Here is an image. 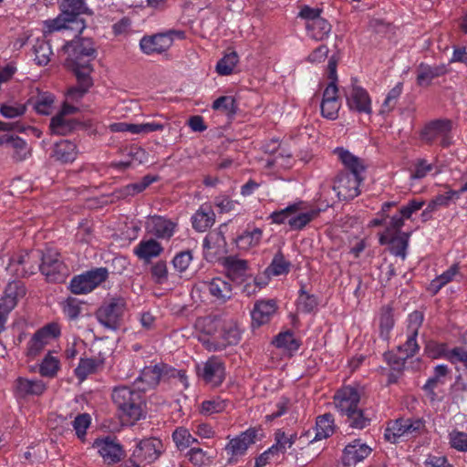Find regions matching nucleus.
Returning <instances> with one entry per match:
<instances>
[{"instance_id":"48","label":"nucleus","mask_w":467,"mask_h":467,"mask_svg":"<svg viewBox=\"0 0 467 467\" xmlns=\"http://www.w3.org/2000/svg\"><path fill=\"white\" fill-rule=\"evenodd\" d=\"M263 231L260 228H254L246 231L237 238V245L240 249L248 250L257 246L262 239Z\"/></svg>"},{"instance_id":"17","label":"nucleus","mask_w":467,"mask_h":467,"mask_svg":"<svg viewBox=\"0 0 467 467\" xmlns=\"http://www.w3.org/2000/svg\"><path fill=\"white\" fill-rule=\"evenodd\" d=\"M372 452V448L361 439H355L343 450L342 463L346 467H354L364 461Z\"/></svg>"},{"instance_id":"6","label":"nucleus","mask_w":467,"mask_h":467,"mask_svg":"<svg viewBox=\"0 0 467 467\" xmlns=\"http://www.w3.org/2000/svg\"><path fill=\"white\" fill-rule=\"evenodd\" d=\"M164 451L162 441L157 438L140 441L133 450L126 467H145L154 462Z\"/></svg>"},{"instance_id":"52","label":"nucleus","mask_w":467,"mask_h":467,"mask_svg":"<svg viewBox=\"0 0 467 467\" xmlns=\"http://www.w3.org/2000/svg\"><path fill=\"white\" fill-rule=\"evenodd\" d=\"M172 440L180 450L189 448L192 444L197 443L198 440L194 438L186 428H177L172 433Z\"/></svg>"},{"instance_id":"2","label":"nucleus","mask_w":467,"mask_h":467,"mask_svg":"<svg viewBox=\"0 0 467 467\" xmlns=\"http://www.w3.org/2000/svg\"><path fill=\"white\" fill-rule=\"evenodd\" d=\"M59 8L60 14L56 18L44 21L43 33L45 36L62 30L81 33L85 29L86 24L79 16L92 14L86 5L85 0H62Z\"/></svg>"},{"instance_id":"8","label":"nucleus","mask_w":467,"mask_h":467,"mask_svg":"<svg viewBox=\"0 0 467 467\" xmlns=\"http://www.w3.org/2000/svg\"><path fill=\"white\" fill-rule=\"evenodd\" d=\"M38 268L49 282H64L68 275V269L60 260L59 253L52 247L46 248Z\"/></svg>"},{"instance_id":"34","label":"nucleus","mask_w":467,"mask_h":467,"mask_svg":"<svg viewBox=\"0 0 467 467\" xmlns=\"http://www.w3.org/2000/svg\"><path fill=\"white\" fill-rule=\"evenodd\" d=\"M61 369V361L55 351H48L38 365V373L43 378L55 379Z\"/></svg>"},{"instance_id":"36","label":"nucleus","mask_w":467,"mask_h":467,"mask_svg":"<svg viewBox=\"0 0 467 467\" xmlns=\"http://www.w3.org/2000/svg\"><path fill=\"white\" fill-rule=\"evenodd\" d=\"M169 38L164 35H155L152 36H144L140 43L141 50L147 54L163 52L169 46Z\"/></svg>"},{"instance_id":"56","label":"nucleus","mask_w":467,"mask_h":467,"mask_svg":"<svg viewBox=\"0 0 467 467\" xmlns=\"http://www.w3.org/2000/svg\"><path fill=\"white\" fill-rule=\"evenodd\" d=\"M26 111V105L18 101H8L0 106V114L6 119L23 116Z\"/></svg>"},{"instance_id":"45","label":"nucleus","mask_w":467,"mask_h":467,"mask_svg":"<svg viewBox=\"0 0 467 467\" xmlns=\"http://www.w3.org/2000/svg\"><path fill=\"white\" fill-rule=\"evenodd\" d=\"M403 90L402 82H398L387 94L384 101L382 102L379 114L381 116L389 115L395 108L399 98Z\"/></svg>"},{"instance_id":"4","label":"nucleus","mask_w":467,"mask_h":467,"mask_svg":"<svg viewBox=\"0 0 467 467\" xmlns=\"http://www.w3.org/2000/svg\"><path fill=\"white\" fill-rule=\"evenodd\" d=\"M111 396L120 417L126 422L133 423L144 416L145 402L140 390L119 386L113 389Z\"/></svg>"},{"instance_id":"35","label":"nucleus","mask_w":467,"mask_h":467,"mask_svg":"<svg viewBox=\"0 0 467 467\" xmlns=\"http://www.w3.org/2000/svg\"><path fill=\"white\" fill-rule=\"evenodd\" d=\"M104 367V360L101 358H80L78 367L75 368V375L80 380H85L90 374L101 370Z\"/></svg>"},{"instance_id":"13","label":"nucleus","mask_w":467,"mask_h":467,"mask_svg":"<svg viewBox=\"0 0 467 467\" xmlns=\"http://www.w3.org/2000/svg\"><path fill=\"white\" fill-rule=\"evenodd\" d=\"M257 435L258 430L250 428L235 438L231 439L225 446V451L229 456V462H236L240 457L244 455L249 446L257 440Z\"/></svg>"},{"instance_id":"49","label":"nucleus","mask_w":467,"mask_h":467,"mask_svg":"<svg viewBox=\"0 0 467 467\" xmlns=\"http://www.w3.org/2000/svg\"><path fill=\"white\" fill-rule=\"evenodd\" d=\"M33 53L35 55L34 60L38 66L47 65L53 54L49 43L44 39L36 40L33 46Z\"/></svg>"},{"instance_id":"1","label":"nucleus","mask_w":467,"mask_h":467,"mask_svg":"<svg viewBox=\"0 0 467 467\" xmlns=\"http://www.w3.org/2000/svg\"><path fill=\"white\" fill-rule=\"evenodd\" d=\"M63 49L67 55L66 66L72 70L78 79V85L68 89L67 100L77 101L92 86L90 74L93 71L92 60L96 57L93 42L88 38H78L67 43Z\"/></svg>"},{"instance_id":"23","label":"nucleus","mask_w":467,"mask_h":467,"mask_svg":"<svg viewBox=\"0 0 467 467\" xmlns=\"http://www.w3.org/2000/svg\"><path fill=\"white\" fill-rule=\"evenodd\" d=\"M177 224L162 216L154 215L147 219L146 231L161 239H170L176 231Z\"/></svg>"},{"instance_id":"42","label":"nucleus","mask_w":467,"mask_h":467,"mask_svg":"<svg viewBox=\"0 0 467 467\" xmlns=\"http://www.w3.org/2000/svg\"><path fill=\"white\" fill-rule=\"evenodd\" d=\"M458 276L462 277L460 268L457 264L452 265L447 271L436 277L430 284V290L436 294L446 284L455 280Z\"/></svg>"},{"instance_id":"21","label":"nucleus","mask_w":467,"mask_h":467,"mask_svg":"<svg viewBox=\"0 0 467 467\" xmlns=\"http://www.w3.org/2000/svg\"><path fill=\"white\" fill-rule=\"evenodd\" d=\"M360 395L357 389L346 386L337 390L334 397V403L341 415H347L358 406Z\"/></svg>"},{"instance_id":"5","label":"nucleus","mask_w":467,"mask_h":467,"mask_svg":"<svg viewBox=\"0 0 467 467\" xmlns=\"http://www.w3.org/2000/svg\"><path fill=\"white\" fill-rule=\"evenodd\" d=\"M205 333L213 336V349L221 350L236 345L241 339V329L234 319L206 317L202 320Z\"/></svg>"},{"instance_id":"33","label":"nucleus","mask_w":467,"mask_h":467,"mask_svg":"<svg viewBox=\"0 0 467 467\" xmlns=\"http://www.w3.org/2000/svg\"><path fill=\"white\" fill-rule=\"evenodd\" d=\"M271 153L273 156L265 160V166L267 168L278 171L292 166L291 154L285 149H281L277 141H274V148Z\"/></svg>"},{"instance_id":"16","label":"nucleus","mask_w":467,"mask_h":467,"mask_svg":"<svg viewBox=\"0 0 467 467\" xmlns=\"http://www.w3.org/2000/svg\"><path fill=\"white\" fill-rule=\"evenodd\" d=\"M451 121L436 120L425 126L421 131V138L429 143L440 140L442 146L447 147L451 143Z\"/></svg>"},{"instance_id":"41","label":"nucleus","mask_w":467,"mask_h":467,"mask_svg":"<svg viewBox=\"0 0 467 467\" xmlns=\"http://www.w3.org/2000/svg\"><path fill=\"white\" fill-rule=\"evenodd\" d=\"M307 35L317 41L327 38L331 31L330 24L324 18L306 23Z\"/></svg>"},{"instance_id":"58","label":"nucleus","mask_w":467,"mask_h":467,"mask_svg":"<svg viewBox=\"0 0 467 467\" xmlns=\"http://www.w3.org/2000/svg\"><path fill=\"white\" fill-rule=\"evenodd\" d=\"M189 461L197 467L209 466L213 462V457L201 448H192L187 453Z\"/></svg>"},{"instance_id":"54","label":"nucleus","mask_w":467,"mask_h":467,"mask_svg":"<svg viewBox=\"0 0 467 467\" xmlns=\"http://www.w3.org/2000/svg\"><path fill=\"white\" fill-rule=\"evenodd\" d=\"M9 145L14 150L13 158L17 161H25L31 155V148L19 137L12 136Z\"/></svg>"},{"instance_id":"38","label":"nucleus","mask_w":467,"mask_h":467,"mask_svg":"<svg viewBox=\"0 0 467 467\" xmlns=\"http://www.w3.org/2000/svg\"><path fill=\"white\" fill-rule=\"evenodd\" d=\"M223 265L227 271L226 277L236 281L242 279L246 275L248 268L247 261L234 256L226 257Z\"/></svg>"},{"instance_id":"43","label":"nucleus","mask_w":467,"mask_h":467,"mask_svg":"<svg viewBox=\"0 0 467 467\" xmlns=\"http://www.w3.org/2000/svg\"><path fill=\"white\" fill-rule=\"evenodd\" d=\"M334 432V420L332 415L324 414L317 417L316 421V435L313 441L327 439Z\"/></svg>"},{"instance_id":"25","label":"nucleus","mask_w":467,"mask_h":467,"mask_svg":"<svg viewBox=\"0 0 467 467\" xmlns=\"http://www.w3.org/2000/svg\"><path fill=\"white\" fill-rule=\"evenodd\" d=\"M277 310V305L274 299H262L254 303L251 311L253 327H260L267 324Z\"/></svg>"},{"instance_id":"30","label":"nucleus","mask_w":467,"mask_h":467,"mask_svg":"<svg viewBox=\"0 0 467 467\" xmlns=\"http://www.w3.org/2000/svg\"><path fill=\"white\" fill-rule=\"evenodd\" d=\"M162 252V245L154 239H142L133 249L134 254L146 263L160 256Z\"/></svg>"},{"instance_id":"24","label":"nucleus","mask_w":467,"mask_h":467,"mask_svg":"<svg viewBox=\"0 0 467 467\" xmlns=\"http://www.w3.org/2000/svg\"><path fill=\"white\" fill-rule=\"evenodd\" d=\"M210 295L220 302H226L233 296V285L228 277H213L201 283Z\"/></svg>"},{"instance_id":"61","label":"nucleus","mask_w":467,"mask_h":467,"mask_svg":"<svg viewBox=\"0 0 467 467\" xmlns=\"http://www.w3.org/2000/svg\"><path fill=\"white\" fill-rule=\"evenodd\" d=\"M165 126L156 121H149L144 123H130V133L131 134H148L154 131H162Z\"/></svg>"},{"instance_id":"26","label":"nucleus","mask_w":467,"mask_h":467,"mask_svg":"<svg viewBox=\"0 0 467 467\" xmlns=\"http://www.w3.org/2000/svg\"><path fill=\"white\" fill-rule=\"evenodd\" d=\"M47 388V384L40 379L18 377L14 383L15 393L21 398L41 396Z\"/></svg>"},{"instance_id":"27","label":"nucleus","mask_w":467,"mask_h":467,"mask_svg":"<svg viewBox=\"0 0 467 467\" xmlns=\"http://www.w3.org/2000/svg\"><path fill=\"white\" fill-rule=\"evenodd\" d=\"M26 295V288L20 281H13L6 285L0 298V310L9 314L16 306L18 300Z\"/></svg>"},{"instance_id":"44","label":"nucleus","mask_w":467,"mask_h":467,"mask_svg":"<svg viewBox=\"0 0 467 467\" xmlns=\"http://www.w3.org/2000/svg\"><path fill=\"white\" fill-rule=\"evenodd\" d=\"M445 72L446 68L444 66L431 67L421 64L419 67L417 77L418 84L420 86H427L433 78L442 76Z\"/></svg>"},{"instance_id":"22","label":"nucleus","mask_w":467,"mask_h":467,"mask_svg":"<svg viewBox=\"0 0 467 467\" xmlns=\"http://www.w3.org/2000/svg\"><path fill=\"white\" fill-rule=\"evenodd\" d=\"M77 110V107L65 102L61 110L50 121L51 131L57 135H66L70 132L75 127V122L68 118V115Z\"/></svg>"},{"instance_id":"64","label":"nucleus","mask_w":467,"mask_h":467,"mask_svg":"<svg viewBox=\"0 0 467 467\" xmlns=\"http://www.w3.org/2000/svg\"><path fill=\"white\" fill-rule=\"evenodd\" d=\"M318 305L315 296L302 291L297 299V309L301 312L309 313L314 311Z\"/></svg>"},{"instance_id":"14","label":"nucleus","mask_w":467,"mask_h":467,"mask_svg":"<svg viewBox=\"0 0 467 467\" xmlns=\"http://www.w3.org/2000/svg\"><path fill=\"white\" fill-rule=\"evenodd\" d=\"M364 177L350 175L348 172H340L333 184V190L339 200H350L359 193V186Z\"/></svg>"},{"instance_id":"31","label":"nucleus","mask_w":467,"mask_h":467,"mask_svg":"<svg viewBox=\"0 0 467 467\" xmlns=\"http://www.w3.org/2000/svg\"><path fill=\"white\" fill-rule=\"evenodd\" d=\"M167 372L168 367L162 363L145 367L139 378V380L144 384L141 387L142 390L157 386L161 377Z\"/></svg>"},{"instance_id":"51","label":"nucleus","mask_w":467,"mask_h":467,"mask_svg":"<svg viewBox=\"0 0 467 467\" xmlns=\"http://www.w3.org/2000/svg\"><path fill=\"white\" fill-rule=\"evenodd\" d=\"M212 109L226 116H234L236 113L237 105L233 96H221L216 99Z\"/></svg>"},{"instance_id":"3","label":"nucleus","mask_w":467,"mask_h":467,"mask_svg":"<svg viewBox=\"0 0 467 467\" xmlns=\"http://www.w3.org/2000/svg\"><path fill=\"white\" fill-rule=\"evenodd\" d=\"M320 210L303 201L295 202L284 209L274 211L269 219L272 223H287L291 230L300 231L319 215Z\"/></svg>"},{"instance_id":"10","label":"nucleus","mask_w":467,"mask_h":467,"mask_svg":"<svg viewBox=\"0 0 467 467\" xmlns=\"http://www.w3.org/2000/svg\"><path fill=\"white\" fill-rule=\"evenodd\" d=\"M424 422L421 420L399 419L390 421L385 430V439L396 443L400 438L414 437L424 429Z\"/></svg>"},{"instance_id":"46","label":"nucleus","mask_w":467,"mask_h":467,"mask_svg":"<svg viewBox=\"0 0 467 467\" xmlns=\"http://www.w3.org/2000/svg\"><path fill=\"white\" fill-rule=\"evenodd\" d=\"M291 264L289 261H287L285 256L278 253L276 254L269 266L265 271V275L271 276V275H286L290 271Z\"/></svg>"},{"instance_id":"7","label":"nucleus","mask_w":467,"mask_h":467,"mask_svg":"<svg viewBox=\"0 0 467 467\" xmlns=\"http://www.w3.org/2000/svg\"><path fill=\"white\" fill-rule=\"evenodd\" d=\"M126 310V301L123 298H112L99 308L96 316L103 327L116 330L120 327Z\"/></svg>"},{"instance_id":"50","label":"nucleus","mask_w":467,"mask_h":467,"mask_svg":"<svg viewBox=\"0 0 467 467\" xmlns=\"http://www.w3.org/2000/svg\"><path fill=\"white\" fill-rule=\"evenodd\" d=\"M228 401L220 397H214L203 400L200 405V413L204 416H211L215 413H221L225 410Z\"/></svg>"},{"instance_id":"40","label":"nucleus","mask_w":467,"mask_h":467,"mask_svg":"<svg viewBox=\"0 0 467 467\" xmlns=\"http://www.w3.org/2000/svg\"><path fill=\"white\" fill-rule=\"evenodd\" d=\"M459 198V192L449 190L445 193L435 196L422 212V216L435 212L441 207H447L454 200Z\"/></svg>"},{"instance_id":"60","label":"nucleus","mask_w":467,"mask_h":467,"mask_svg":"<svg viewBox=\"0 0 467 467\" xmlns=\"http://www.w3.org/2000/svg\"><path fill=\"white\" fill-rule=\"evenodd\" d=\"M425 353L426 355L432 358H444L448 359V355L450 354V351L447 348L446 344L443 343H438L435 341H430L425 346Z\"/></svg>"},{"instance_id":"9","label":"nucleus","mask_w":467,"mask_h":467,"mask_svg":"<svg viewBox=\"0 0 467 467\" xmlns=\"http://www.w3.org/2000/svg\"><path fill=\"white\" fill-rule=\"evenodd\" d=\"M108 276L109 271L105 267L91 269L72 278L70 291L75 295L90 293L105 282Z\"/></svg>"},{"instance_id":"55","label":"nucleus","mask_w":467,"mask_h":467,"mask_svg":"<svg viewBox=\"0 0 467 467\" xmlns=\"http://www.w3.org/2000/svg\"><path fill=\"white\" fill-rule=\"evenodd\" d=\"M238 55L236 52H230L221 58L216 65V72L221 76L230 75L238 63Z\"/></svg>"},{"instance_id":"57","label":"nucleus","mask_w":467,"mask_h":467,"mask_svg":"<svg viewBox=\"0 0 467 467\" xmlns=\"http://www.w3.org/2000/svg\"><path fill=\"white\" fill-rule=\"evenodd\" d=\"M418 350L419 345L417 343V336L408 334L406 342L399 348L400 356L398 358L399 360L396 364L398 366L402 364L406 358L413 356Z\"/></svg>"},{"instance_id":"11","label":"nucleus","mask_w":467,"mask_h":467,"mask_svg":"<svg viewBox=\"0 0 467 467\" xmlns=\"http://www.w3.org/2000/svg\"><path fill=\"white\" fill-rule=\"evenodd\" d=\"M60 327L57 323H50L37 330L27 343L26 355L35 358L51 341L60 336Z\"/></svg>"},{"instance_id":"47","label":"nucleus","mask_w":467,"mask_h":467,"mask_svg":"<svg viewBox=\"0 0 467 467\" xmlns=\"http://www.w3.org/2000/svg\"><path fill=\"white\" fill-rule=\"evenodd\" d=\"M274 344L276 348H281L285 352L289 354L296 351L299 348V341L295 337L294 334L290 331L279 333L275 340Z\"/></svg>"},{"instance_id":"39","label":"nucleus","mask_w":467,"mask_h":467,"mask_svg":"<svg viewBox=\"0 0 467 467\" xmlns=\"http://www.w3.org/2000/svg\"><path fill=\"white\" fill-rule=\"evenodd\" d=\"M78 155V150L76 145L67 140H60L56 143L54 149V157L56 160L63 162H72Z\"/></svg>"},{"instance_id":"15","label":"nucleus","mask_w":467,"mask_h":467,"mask_svg":"<svg viewBox=\"0 0 467 467\" xmlns=\"http://www.w3.org/2000/svg\"><path fill=\"white\" fill-rule=\"evenodd\" d=\"M92 447L97 450L103 461L109 464L119 462L123 456V449L114 437L98 438L94 441Z\"/></svg>"},{"instance_id":"18","label":"nucleus","mask_w":467,"mask_h":467,"mask_svg":"<svg viewBox=\"0 0 467 467\" xmlns=\"http://www.w3.org/2000/svg\"><path fill=\"white\" fill-rule=\"evenodd\" d=\"M225 368L223 362L213 357L209 358L202 365H198V375L205 381V383L216 387L220 385L225 376Z\"/></svg>"},{"instance_id":"63","label":"nucleus","mask_w":467,"mask_h":467,"mask_svg":"<svg viewBox=\"0 0 467 467\" xmlns=\"http://www.w3.org/2000/svg\"><path fill=\"white\" fill-rule=\"evenodd\" d=\"M393 326L394 319L391 308L389 306L383 307L379 316L380 335L387 337Z\"/></svg>"},{"instance_id":"62","label":"nucleus","mask_w":467,"mask_h":467,"mask_svg":"<svg viewBox=\"0 0 467 467\" xmlns=\"http://www.w3.org/2000/svg\"><path fill=\"white\" fill-rule=\"evenodd\" d=\"M346 416L348 417L349 426L354 429H364L369 424L370 421L368 417L365 416L363 410H359L358 407H357Z\"/></svg>"},{"instance_id":"53","label":"nucleus","mask_w":467,"mask_h":467,"mask_svg":"<svg viewBox=\"0 0 467 467\" xmlns=\"http://www.w3.org/2000/svg\"><path fill=\"white\" fill-rule=\"evenodd\" d=\"M55 97L49 92H39L36 98L34 108L37 113L48 115L52 112Z\"/></svg>"},{"instance_id":"37","label":"nucleus","mask_w":467,"mask_h":467,"mask_svg":"<svg viewBox=\"0 0 467 467\" xmlns=\"http://www.w3.org/2000/svg\"><path fill=\"white\" fill-rule=\"evenodd\" d=\"M297 439L296 433H286L282 430H277L275 433V443L270 447L275 456L284 454L295 444Z\"/></svg>"},{"instance_id":"20","label":"nucleus","mask_w":467,"mask_h":467,"mask_svg":"<svg viewBox=\"0 0 467 467\" xmlns=\"http://www.w3.org/2000/svg\"><path fill=\"white\" fill-rule=\"evenodd\" d=\"M340 108L341 102L338 97L337 87L334 82H331L323 93L320 104L321 114L324 118L334 120L338 117Z\"/></svg>"},{"instance_id":"19","label":"nucleus","mask_w":467,"mask_h":467,"mask_svg":"<svg viewBox=\"0 0 467 467\" xmlns=\"http://www.w3.org/2000/svg\"><path fill=\"white\" fill-rule=\"evenodd\" d=\"M37 255L25 253L13 256L6 269L17 277H25L36 273Z\"/></svg>"},{"instance_id":"12","label":"nucleus","mask_w":467,"mask_h":467,"mask_svg":"<svg viewBox=\"0 0 467 467\" xmlns=\"http://www.w3.org/2000/svg\"><path fill=\"white\" fill-rule=\"evenodd\" d=\"M347 106L351 111L370 115L372 100L368 92L357 83H351L345 89Z\"/></svg>"},{"instance_id":"59","label":"nucleus","mask_w":467,"mask_h":467,"mask_svg":"<svg viewBox=\"0 0 467 467\" xmlns=\"http://www.w3.org/2000/svg\"><path fill=\"white\" fill-rule=\"evenodd\" d=\"M449 444L458 451L467 452V432L452 430L448 435Z\"/></svg>"},{"instance_id":"32","label":"nucleus","mask_w":467,"mask_h":467,"mask_svg":"<svg viewBox=\"0 0 467 467\" xmlns=\"http://www.w3.org/2000/svg\"><path fill=\"white\" fill-rule=\"evenodd\" d=\"M214 222L215 213L211 205L207 203L201 205L192 217V227L201 233L211 228Z\"/></svg>"},{"instance_id":"29","label":"nucleus","mask_w":467,"mask_h":467,"mask_svg":"<svg viewBox=\"0 0 467 467\" xmlns=\"http://www.w3.org/2000/svg\"><path fill=\"white\" fill-rule=\"evenodd\" d=\"M334 153L337 156V159L341 161L348 174L363 177V173L366 170L363 160L344 148L335 149Z\"/></svg>"},{"instance_id":"28","label":"nucleus","mask_w":467,"mask_h":467,"mask_svg":"<svg viewBox=\"0 0 467 467\" xmlns=\"http://www.w3.org/2000/svg\"><path fill=\"white\" fill-rule=\"evenodd\" d=\"M410 234L406 233L390 234L389 230H386L379 237L381 244H390V252L395 256L402 259L406 257V251L409 245Z\"/></svg>"}]
</instances>
